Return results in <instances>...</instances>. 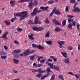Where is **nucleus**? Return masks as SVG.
Listing matches in <instances>:
<instances>
[{
    "mask_svg": "<svg viewBox=\"0 0 80 80\" xmlns=\"http://www.w3.org/2000/svg\"><path fill=\"white\" fill-rule=\"evenodd\" d=\"M55 32H60V31H61L62 30L60 29V28H59L57 27L54 30Z\"/></svg>",
    "mask_w": 80,
    "mask_h": 80,
    "instance_id": "nucleus-27",
    "label": "nucleus"
},
{
    "mask_svg": "<svg viewBox=\"0 0 80 80\" xmlns=\"http://www.w3.org/2000/svg\"><path fill=\"white\" fill-rule=\"evenodd\" d=\"M74 75L75 77L76 78H79V77H78V76L76 74H75Z\"/></svg>",
    "mask_w": 80,
    "mask_h": 80,
    "instance_id": "nucleus-56",
    "label": "nucleus"
},
{
    "mask_svg": "<svg viewBox=\"0 0 80 80\" xmlns=\"http://www.w3.org/2000/svg\"><path fill=\"white\" fill-rule=\"evenodd\" d=\"M29 58L31 60H33L35 58V56H30L29 57Z\"/></svg>",
    "mask_w": 80,
    "mask_h": 80,
    "instance_id": "nucleus-34",
    "label": "nucleus"
},
{
    "mask_svg": "<svg viewBox=\"0 0 80 80\" xmlns=\"http://www.w3.org/2000/svg\"><path fill=\"white\" fill-rule=\"evenodd\" d=\"M65 11L66 12H68V6H66L65 8Z\"/></svg>",
    "mask_w": 80,
    "mask_h": 80,
    "instance_id": "nucleus-52",
    "label": "nucleus"
},
{
    "mask_svg": "<svg viewBox=\"0 0 80 80\" xmlns=\"http://www.w3.org/2000/svg\"><path fill=\"white\" fill-rule=\"evenodd\" d=\"M46 63L50 67V68H53V64L47 62Z\"/></svg>",
    "mask_w": 80,
    "mask_h": 80,
    "instance_id": "nucleus-15",
    "label": "nucleus"
},
{
    "mask_svg": "<svg viewBox=\"0 0 80 80\" xmlns=\"http://www.w3.org/2000/svg\"><path fill=\"white\" fill-rule=\"evenodd\" d=\"M16 19H17V18L16 17H15L11 19V22H14V21H15V20H16Z\"/></svg>",
    "mask_w": 80,
    "mask_h": 80,
    "instance_id": "nucleus-44",
    "label": "nucleus"
},
{
    "mask_svg": "<svg viewBox=\"0 0 80 80\" xmlns=\"http://www.w3.org/2000/svg\"><path fill=\"white\" fill-rule=\"evenodd\" d=\"M46 43L48 44L49 45H51L52 43V42L51 41H48L46 42Z\"/></svg>",
    "mask_w": 80,
    "mask_h": 80,
    "instance_id": "nucleus-26",
    "label": "nucleus"
},
{
    "mask_svg": "<svg viewBox=\"0 0 80 80\" xmlns=\"http://www.w3.org/2000/svg\"><path fill=\"white\" fill-rule=\"evenodd\" d=\"M42 12L41 10H39L38 11V9L37 8H35L34 9L33 12L31 13V14L32 16H34L36 15H37V13H39V12Z\"/></svg>",
    "mask_w": 80,
    "mask_h": 80,
    "instance_id": "nucleus-3",
    "label": "nucleus"
},
{
    "mask_svg": "<svg viewBox=\"0 0 80 80\" xmlns=\"http://www.w3.org/2000/svg\"><path fill=\"white\" fill-rule=\"evenodd\" d=\"M27 13V11H24L23 12H17L14 14V17H20V20H24L25 18H27L28 17V14Z\"/></svg>",
    "mask_w": 80,
    "mask_h": 80,
    "instance_id": "nucleus-1",
    "label": "nucleus"
},
{
    "mask_svg": "<svg viewBox=\"0 0 80 80\" xmlns=\"http://www.w3.org/2000/svg\"><path fill=\"white\" fill-rule=\"evenodd\" d=\"M32 28L33 30L34 31H36L37 32H39L42 30L43 28V27H37L36 26L32 27Z\"/></svg>",
    "mask_w": 80,
    "mask_h": 80,
    "instance_id": "nucleus-5",
    "label": "nucleus"
},
{
    "mask_svg": "<svg viewBox=\"0 0 80 80\" xmlns=\"http://www.w3.org/2000/svg\"><path fill=\"white\" fill-rule=\"evenodd\" d=\"M64 62L66 63H70V60L69 58H67L64 60Z\"/></svg>",
    "mask_w": 80,
    "mask_h": 80,
    "instance_id": "nucleus-20",
    "label": "nucleus"
},
{
    "mask_svg": "<svg viewBox=\"0 0 80 80\" xmlns=\"http://www.w3.org/2000/svg\"><path fill=\"white\" fill-rule=\"evenodd\" d=\"M44 22L45 23L48 24L50 23V22L48 21V18H47L46 20H45Z\"/></svg>",
    "mask_w": 80,
    "mask_h": 80,
    "instance_id": "nucleus-37",
    "label": "nucleus"
},
{
    "mask_svg": "<svg viewBox=\"0 0 80 80\" xmlns=\"http://www.w3.org/2000/svg\"><path fill=\"white\" fill-rule=\"evenodd\" d=\"M21 52V50L19 49L15 50L13 51V52H14V53H20Z\"/></svg>",
    "mask_w": 80,
    "mask_h": 80,
    "instance_id": "nucleus-24",
    "label": "nucleus"
},
{
    "mask_svg": "<svg viewBox=\"0 0 80 80\" xmlns=\"http://www.w3.org/2000/svg\"><path fill=\"white\" fill-rule=\"evenodd\" d=\"M50 73H47V74H45L44 76V77H45V78H46L47 77H48V75H50Z\"/></svg>",
    "mask_w": 80,
    "mask_h": 80,
    "instance_id": "nucleus-50",
    "label": "nucleus"
},
{
    "mask_svg": "<svg viewBox=\"0 0 80 80\" xmlns=\"http://www.w3.org/2000/svg\"><path fill=\"white\" fill-rule=\"evenodd\" d=\"M1 58L2 59H5L6 58V56H2L1 57Z\"/></svg>",
    "mask_w": 80,
    "mask_h": 80,
    "instance_id": "nucleus-53",
    "label": "nucleus"
},
{
    "mask_svg": "<svg viewBox=\"0 0 80 80\" xmlns=\"http://www.w3.org/2000/svg\"><path fill=\"white\" fill-rule=\"evenodd\" d=\"M77 5H78V2H76L74 4V5L75 6H77Z\"/></svg>",
    "mask_w": 80,
    "mask_h": 80,
    "instance_id": "nucleus-64",
    "label": "nucleus"
},
{
    "mask_svg": "<svg viewBox=\"0 0 80 80\" xmlns=\"http://www.w3.org/2000/svg\"><path fill=\"white\" fill-rule=\"evenodd\" d=\"M14 43L16 44V45H19V42L17 41V40H15L14 41Z\"/></svg>",
    "mask_w": 80,
    "mask_h": 80,
    "instance_id": "nucleus-41",
    "label": "nucleus"
},
{
    "mask_svg": "<svg viewBox=\"0 0 80 80\" xmlns=\"http://www.w3.org/2000/svg\"><path fill=\"white\" fill-rule=\"evenodd\" d=\"M13 60L14 63H15L16 64H17V63H18L19 62V61L17 59H13Z\"/></svg>",
    "mask_w": 80,
    "mask_h": 80,
    "instance_id": "nucleus-25",
    "label": "nucleus"
},
{
    "mask_svg": "<svg viewBox=\"0 0 80 80\" xmlns=\"http://www.w3.org/2000/svg\"><path fill=\"white\" fill-rule=\"evenodd\" d=\"M68 23H71V22H72L73 23V22H74V23L76 24V22L75 21H73V19H72L71 18L68 19Z\"/></svg>",
    "mask_w": 80,
    "mask_h": 80,
    "instance_id": "nucleus-22",
    "label": "nucleus"
},
{
    "mask_svg": "<svg viewBox=\"0 0 80 80\" xmlns=\"http://www.w3.org/2000/svg\"><path fill=\"white\" fill-rule=\"evenodd\" d=\"M36 77H38V78H40L42 77V74L39 73L36 75Z\"/></svg>",
    "mask_w": 80,
    "mask_h": 80,
    "instance_id": "nucleus-40",
    "label": "nucleus"
},
{
    "mask_svg": "<svg viewBox=\"0 0 80 80\" xmlns=\"http://www.w3.org/2000/svg\"><path fill=\"white\" fill-rule=\"evenodd\" d=\"M68 49L70 50H73V48L71 46H69L68 47Z\"/></svg>",
    "mask_w": 80,
    "mask_h": 80,
    "instance_id": "nucleus-46",
    "label": "nucleus"
},
{
    "mask_svg": "<svg viewBox=\"0 0 80 80\" xmlns=\"http://www.w3.org/2000/svg\"><path fill=\"white\" fill-rule=\"evenodd\" d=\"M4 22L7 25H10V21L8 20H5Z\"/></svg>",
    "mask_w": 80,
    "mask_h": 80,
    "instance_id": "nucleus-21",
    "label": "nucleus"
},
{
    "mask_svg": "<svg viewBox=\"0 0 80 80\" xmlns=\"http://www.w3.org/2000/svg\"><path fill=\"white\" fill-rule=\"evenodd\" d=\"M45 59H42L40 60V62L41 63H44L45 62Z\"/></svg>",
    "mask_w": 80,
    "mask_h": 80,
    "instance_id": "nucleus-55",
    "label": "nucleus"
},
{
    "mask_svg": "<svg viewBox=\"0 0 80 80\" xmlns=\"http://www.w3.org/2000/svg\"><path fill=\"white\" fill-rule=\"evenodd\" d=\"M67 16L68 17H69V18H72L74 17V16L71 15H68Z\"/></svg>",
    "mask_w": 80,
    "mask_h": 80,
    "instance_id": "nucleus-49",
    "label": "nucleus"
},
{
    "mask_svg": "<svg viewBox=\"0 0 80 80\" xmlns=\"http://www.w3.org/2000/svg\"><path fill=\"white\" fill-rule=\"evenodd\" d=\"M57 8L55 7L54 8L53 10H54V13H55V14H56V15H61L62 14V13H61L60 12V11H59V10H56Z\"/></svg>",
    "mask_w": 80,
    "mask_h": 80,
    "instance_id": "nucleus-9",
    "label": "nucleus"
},
{
    "mask_svg": "<svg viewBox=\"0 0 80 80\" xmlns=\"http://www.w3.org/2000/svg\"><path fill=\"white\" fill-rule=\"evenodd\" d=\"M50 71H51V70L50 68H48L46 70L47 73H50V72H50Z\"/></svg>",
    "mask_w": 80,
    "mask_h": 80,
    "instance_id": "nucleus-33",
    "label": "nucleus"
},
{
    "mask_svg": "<svg viewBox=\"0 0 80 80\" xmlns=\"http://www.w3.org/2000/svg\"><path fill=\"white\" fill-rule=\"evenodd\" d=\"M62 26H65L66 25V20H64L62 21Z\"/></svg>",
    "mask_w": 80,
    "mask_h": 80,
    "instance_id": "nucleus-32",
    "label": "nucleus"
},
{
    "mask_svg": "<svg viewBox=\"0 0 80 80\" xmlns=\"http://www.w3.org/2000/svg\"><path fill=\"white\" fill-rule=\"evenodd\" d=\"M28 24H30L31 25H32V24H33V22H32V20H30L28 22Z\"/></svg>",
    "mask_w": 80,
    "mask_h": 80,
    "instance_id": "nucleus-43",
    "label": "nucleus"
},
{
    "mask_svg": "<svg viewBox=\"0 0 80 80\" xmlns=\"http://www.w3.org/2000/svg\"><path fill=\"white\" fill-rule=\"evenodd\" d=\"M50 58H52L54 61V62H57V58H55V57L53 56H50Z\"/></svg>",
    "mask_w": 80,
    "mask_h": 80,
    "instance_id": "nucleus-29",
    "label": "nucleus"
},
{
    "mask_svg": "<svg viewBox=\"0 0 80 80\" xmlns=\"http://www.w3.org/2000/svg\"><path fill=\"white\" fill-rule=\"evenodd\" d=\"M37 4H38V2L36 0H35L34 2V4L36 6Z\"/></svg>",
    "mask_w": 80,
    "mask_h": 80,
    "instance_id": "nucleus-42",
    "label": "nucleus"
},
{
    "mask_svg": "<svg viewBox=\"0 0 80 80\" xmlns=\"http://www.w3.org/2000/svg\"><path fill=\"white\" fill-rule=\"evenodd\" d=\"M24 53L25 56H27V55H29V54H30V50H29V49H27L26 50Z\"/></svg>",
    "mask_w": 80,
    "mask_h": 80,
    "instance_id": "nucleus-14",
    "label": "nucleus"
},
{
    "mask_svg": "<svg viewBox=\"0 0 80 80\" xmlns=\"http://www.w3.org/2000/svg\"><path fill=\"white\" fill-rule=\"evenodd\" d=\"M15 2H16L15 1L11 0L10 1V3L11 4V7H13L14 6L15 4Z\"/></svg>",
    "mask_w": 80,
    "mask_h": 80,
    "instance_id": "nucleus-13",
    "label": "nucleus"
},
{
    "mask_svg": "<svg viewBox=\"0 0 80 80\" xmlns=\"http://www.w3.org/2000/svg\"><path fill=\"white\" fill-rule=\"evenodd\" d=\"M17 30L18 31V32H21L22 30V28H17Z\"/></svg>",
    "mask_w": 80,
    "mask_h": 80,
    "instance_id": "nucleus-48",
    "label": "nucleus"
},
{
    "mask_svg": "<svg viewBox=\"0 0 80 80\" xmlns=\"http://www.w3.org/2000/svg\"><path fill=\"white\" fill-rule=\"evenodd\" d=\"M5 54V52H1V54H0V55H2V56L4 55Z\"/></svg>",
    "mask_w": 80,
    "mask_h": 80,
    "instance_id": "nucleus-57",
    "label": "nucleus"
},
{
    "mask_svg": "<svg viewBox=\"0 0 80 80\" xmlns=\"http://www.w3.org/2000/svg\"><path fill=\"white\" fill-rule=\"evenodd\" d=\"M58 78L61 79V80H64V79H63V76L62 75H60L58 76Z\"/></svg>",
    "mask_w": 80,
    "mask_h": 80,
    "instance_id": "nucleus-35",
    "label": "nucleus"
},
{
    "mask_svg": "<svg viewBox=\"0 0 80 80\" xmlns=\"http://www.w3.org/2000/svg\"><path fill=\"white\" fill-rule=\"evenodd\" d=\"M43 58V57L42 56H41V57L39 56L38 57V59H37V61H40V59H41V58Z\"/></svg>",
    "mask_w": 80,
    "mask_h": 80,
    "instance_id": "nucleus-47",
    "label": "nucleus"
},
{
    "mask_svg": "<svg viewBox=\"0 0 80 80\" xmlns=\"http://www.w3.org/2000/svg\"><path fill=\"white\" fill-rule=\"evenodd\" d=\"M12 71L13 72H14V73H17L18 72V71H17V70H12Z\"/></svg>",
    "mask_w": 80,
    "mask_h": 80,
    "instance_id": "nucleus-54",
    "label": "nucleus"
},
{
    "mask_svg": "<svg viewBox=\"0 0 80 80\" xmlns=\"http://www.w3.org/2000/svg\"><path fill=\"white\" fill-rule=\"evenodd\" d=\"M34 51H35L34 50H32L31 51H30V54H32V53H33V52H35Z\"/></svg>",
    "mask_w": 80,
    "mask_h": 80,
    "instance_id": "nucleus-62",
    "label": "nucleus"
},
{
    "mask_svg": "<svg viewBox=\"0 0 80 80\" xmlns=\"http://www.w3.org/2000/svg\"><path fill=\"white\" fill-rule=\"evenodd\" d=\"M32 47L33 48H37L38 49L40 50H44V47H43L40 45H37L35 44H32Z\"/></svg>",
    "mask_w": 80,
    "mask_h": 80,
    "instance_id": "nucleus-4",
    "label": "nucleus"
},
{
    "mask_svg": "<svg viewBox=\"0 0 80 80\" xmlns=\"http://www.w3.org/2000/svg\"><path fill=\"white\" fill-rule=\"evenodd\" d=\"M47 62H52V59L49 58L47 60Z\"/></svg>",
    "mask_w": 80,
    "mask_h": 80,
    "instance_id": "nucleus-61",
    "label": "nucleus"
},
{
    "mask_svg": "<svg viewBox=\"0 0 80 80\" xmlns=\"http://www.w3.org/2000/svg\"><path fill=\"white\" fill-rule=\"evenodd\" d=\"M14 56L15 58H18L19 57V55L18 54H16V55H15Z\"/></svg>",
    "mask_w": 80,
    "mask_h": 80,
    "instance_id": "nucleus-51",
    "label": "nucleus"
},
{
    "mask_svg": "<svg viewBox=\"0 0 80 80\" xmlns=\"http://www.w3.org/2000/svg\"><path fill=\"white\" fill-rule=\"evenodd\" d=\"M31 2L29 4L28 7L30 9H32V6H33V2H32L33 1V0H30Z\"/></svg>",
    "mask_w": 80,
    "mask_h": 80,
    "instance_id": "nucleus-11",
    "label": "nucleus"
},
{
    "mask_svg": "<svg viewBox=\"0 0 80 80\" xmlns=\"http://www.w3.org/2000/svg\"><path fill=\"white\" fill-rule=\"evenodd\" d=\"M49 35H50V32H49V31H48L46 34L45 35V38H48V37H50Z\"/></svg>",
    "mask_w": 80,
    "mask_h": 80,
    "instance_id": "nucleus-30",
    "label": "nucleus"
},
{
    "mask_svg": "<svg viewBox=\"0 0 80 80\" xmlns=\"http://www.w3.org/2000/svg\"><path fill=\"white\" fill-rule=\"evenodd\" d=\"M55 75H52L51 78L50 80H54V78H55Z\"/></svg>",
    "mask_w": 80,
    "mask_h": 80,
    "instance_id": "nucleus-39",
    "label": "nucleus"
},
{
    "mask_svg": "<svg viewBox=\"0 0 80 80\" xmlns=\"http://www.w3.org/2000/svg\"><path fill=\"white\" fill-rule=\"evenodd\" d=\"M72 26H76V24H75L74 22H73L72 24L70 23L68 26V29H72Z\"/></svg>",
    "mask_w": 80,
    "mask_h": 80,
    "instance_id": "nucleus-8",
    "label": "nucleus"
},
{
    "mask_svg": "<svg viewBox=\"0 0 80 80\" xmlns=\"http://www.w3.org/2000/svg\"><path fill=\"white\" fill-rule=\"evenodd\" d=\"M54 10H55V9H53L52 11V12L50 13V14L49 15V17H52L53 16V13H54Z\"/></svg>",
    "mask_w": 80,
    "mask_h": 80,
    "instance_id": "nucleus-31",
    "label": "nucleus"
},
{
    "mask_svg": "<svg viewBox=\"0 0 80 80\" xmlns=\"http://www.w3.org/2000/svg\"><path fill=\"white\" fill-rule=\"evenodd\" d=\"M61 54L62 55V56L64 57V58H67V57H68V56H67V53L66 52H61Z\"/></svg>",
    "mask_w": 80,
    "mask_h": 80,
    "instance_id": "nucleus-16",
    "label": "nucleus"
},
{
    "mask_svg": "<svg viewBox=\"0 0 80 80\" xmlns=\"http://www.w3.org/2000/svg\"><path fill=\"white\" fill-rule=\"evenodd\" d=\"M68 74H70V75H74V74H73V73H72V72H69L68 73Z\"/></svg>",
    "mask_w": 80,
    "mask_h": 80,
    "instance_id": "nucleus-58",
    "label": "nucleus"
},
{
    "mask_svg": "<svg viewBox=\"0 0 80 80\" xmlns=\"http://www.w3.org/2000/svg\"><path fill=\"white\" fill-rule=\"evenodd\" d=\"M34 23L35 25H37L38 23V17L37 16L35 18V19L34 22Z\"/></svg>",
    "mask_w": 80,
    "mask_h": 80,
    "instance_id": "nucleus-23",
    "label": "nucleus"
},
{
    "mask_svg": "<svg viewBox=\"0 0 80 80\" xmlns=\"http://www.w3.org/2000/svg\"><path fill=\"white\" fill-rule=\"evenodd\" d=\"M30 2V0H20L18 2V3H22V2Z\"/></svg>",
    "mask_w": 80,
    "mask_h": 80,
    "instance_id": "nucleus-18",
    "label": "nucleus"
},
{
    "mask_svg": "<svg viewBox=\"0 0 80 80\" xmlns=\"http://www.w3.org/2000/svg\"><path fill=\"white\" fill-rule=\"evenodd\" d=\"M53 68H54V69H55V70H59V67H58V66H53Z\"/></svg>",
    "mask_w": 80,
    "mask_h": 80,
    "instance_id": "nucleus-28",
    "label": "nucleus"
},
{
    "mask_svg": "<svg viewBox=\"0 0 80 80\" xmlns=\"http://www.w3.org/2000/svg\"><path fill=\"white\" fill-rule=\"evenodd\" d=\"M73 12H77V13H79L80 12V9L78 8H76L72 10Z\"/></svg>",
    "mask_w": 80,
    "mask_h": 80,
    "instance_id": "nucleus-10",
    "label": "nucleus"
},
{
    "mask_svg": "<svg viewBox=\"0 0 80 80\" xmlns=\"http://www.w3.org/2000/svg\"><path fill=\"white\" fill-rule=\"evenodd\" d=\"M75 0H70V3H75Z\"/></svg>",
    "mask_w": 80,
    "mask_h": 80,
    "instance_id": "nucleus-45",
    "label": "nucleus"
},
{
    "mask_svg": "<svg viewBox=\"0 0 80 80\" xmlns=\"http://www.w3.org/2000/svg\"><path fill=\"white\" fill-rule=\"evenodd\" d=\"M78 50H80V45L79 44L78 45Z\"/></svg>",
    "mask_w": 80,
    "mask_h": 80,
    "instance_id": "nucleus-63",
    "label": "nucleus"
},
{
    "mask_svg": "<svg viewBox=\"0 0 80 80\" xmlns=\"http://www.w3.org/2000/svg\"><path fill=\"white\" fill-rule=\"evenodd\" d=\"M42 68H40L39 69H37V70L35 69H32V71L33 73H35V72H38L39 73H45L46 72V71L44 70H42Z\"/></svg>",
    "mask_w": 80,
    "mask_h": 80,
    "instance_id": "nucleus-2",
    "label": "nucleus"
},
{
    "mask_svg": "<svg viewBox=\"0 0 80 80\" xmlns=\"http://www.w3.org/2000/svg\"><path fill=\"white\" fill-rule=\"evenodd\" d=\"M57 43H58L59 45H64V44H65V42L63 41H58L57 42Z\"/></svg>",
    "mask_w": 80,
    "mask_h": 80,
    "instance_id": "nucleus-19",
    "label": "nucleus"
},
{
    "mask_svg": "<svg viewBox=\"0 0 80 80\" xmlns=\"http://www.w3.org/2000/svg\"><path fill=\"white\" fill-rule=\"evenodd\" d=\"M8 34V32H6L1 37V38H2L4 40H8V37L7 36V35Z\"/></svg>",
    "mask_w": 80,
    "mask_h": 80,
    "instance_id": "nucleus-6",
    "label": "nucleus"
},
{
    "mask_svg": "<svg viewBox=\"0 0 80 80\" xmlns=\"http://www.w3.org/2000/svg\"><path fill=\"white\" fill-rule=\"evenodd\" d=\"M34 35L33 34H31L28 36V37L31 40H34V37H33V36Z\"/></svg>",
    "mask_w": 80,
    "mask_h": 80,
    "instance_id": "nucleus-17",
    "label": "nucleus"
},
{
    "mask_svg": "<svg viewBox=\"0 0 80 80\" xmlns=\"http://www.w3.org/2000/svg\"><path fill=\"white\" fill-rule=\"evenodd\" d=\"M52 22L53 23H54V24L56 25H60L61 27H62V25L61 24V23L59 22H58L57 20L55 19H53Z\"/></svg>",
    "mask_w": 80,
    "mask_h": 80,
    "instance_id": "nucleus-7",
    "label": "nucleus"
},
{
    "mask_svg": "<svg viewBox=\"0 0 80 80\" xmlns=\"http://www.w3.org/2000/svg\"><path fill=\"white\" fill-rule=\"evenodd\" d=\"M4 48L5 50H7V49H8V47L7 46H4Z\"/></svg>",
    "mask_w": 80,
    "mask_h": 80,
    "instance_id": "nucleus-60",
    "label": "nucleus"
},
{
    "mask_svg": "<svg viewBox=\"0 0 80 80\" xmlns=\"http://www.w3.org/2000/svg\"><path fill=\"white\" fill-rule=\"evenodd\" d=\"M20 55L21 57H22V56H23V55H25V53L23 52L22 53V54H20Z\"/></svg>",
    "mask_w": 80,
    "mask_h": 80,
    "instance_id": "nucleus-59",
    "label": "nucleus"
},
{
    "mask_svg": "<svg viewBox=\"0 0 80 80\" xmlns=\"http://www.w3.org/2000/svg\"><path fill=\"white\" fill-rule=\"evenodd\" d=\"M80 24L77 23V30H80Z\"/></svg>",
    "mask_w": 80,
    "mask_h": 80,
    "instance_id": "nucleus-36",
    "label": "nucleus"
},
{
    "mask_svg": "<svg viewBox=\"0 0 80 80\" xmlns=\"http://www.w3.org/2000/svg\"><path fill=\"white\" fill-rule=\"evenodd\" d=\"M54 2V1L53 0H50L48 2V4H52Z\"/></svg>",
    "mask_w": 80,
    "mask_h": 80,
    "instance_id": "nucleus-38",
    "label": "nucleus"
},
{
    "mask_svg": "<svg viewBox=\"0 0 80 80\" xmlns=\"http://www.w3.org/2000/svg\"><path fill=\"white\" fill-rule=\"evenodd\" d=\"M40 9L41 10H44L45 11L46 10H48V9L49 8L48 6H47L46 7H43V6L41 7L40 8Z\"/></svg>",
    "mask_w": 80,
    "mask_h": 80,
    "instance_id": "nucleus-12",
    "label": "nucleus"
}]
</instances>
